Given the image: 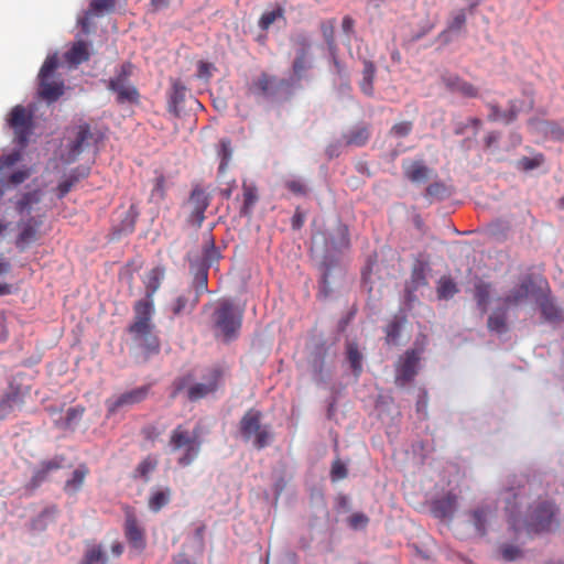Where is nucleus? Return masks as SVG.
Wrapping results in <instances>:
<instances>
[{
	"mask_svg": "<svg viewBox=\"0 0 564 564\" xmlns=\"http://www.w3.org/2000/svg\"><path fill=\"white\" fill-rule=\"evenodd\" d=\"M77 182L78 177L75 175H69L67 178L62 181L57 186L58 197H64Z\"/></svg>",
	"mask_w": 564,
	"mask_h": 564,
	"instance_id": "obj_55",
	"label": "nucleus"
},
{
	"mask_svg": "<svg viewBox=\"0 0 564 564\" xmlns=\"http://www.w3.org/2000/svg\"><path fill=\"white\" fill-rule=\"evenodd\" d=\"M284 14V10L281 7H278L275 10L264 12L260 20L259 26L262 30H268L276 19L282 18Z\"/></svg>",
	"mask_w": 564,
	"mask_h": 564,
	"instance_id": "obj_45",
	"label": "nucleus"
},
{
	"mask_svg": "<svg viewBox=\"0 0 564 564\" xmlns=\"http://www.w3.org/2000/svg\"><path fill=\"white\" fill-rule=\"evenodd\" d=\"M431 170L421 161L411 162L405 169L404 174L413 183H421L429 180Z\"/></svg>",
	"mask_w": 564,
	"mask_h": 564,
	"instance_id": "obj_31",
	"label": "nucleus"
},
{
	"mask_svg": "<svg viewBox=\"0 0 564 564\" xmlns=\"http://www.w3.org/2000/svg\"><path fill=\"white\" fill-rule=\"evenodd\" d=\"M413 123L411 121H401L392 126L390 134L395 138H404L411 133Z\"/></svg>",
	"mask_w": 564,
	"mask_h": 564,
	"instance_id": "obj_50",
	"label": "nucleus"
},
{
	"mask_svg": "<svg viewBox=\"0 0 564 564\" xmlns=\"http://www.w3.org/2000/svg\"><path fill=\"white\" fill-rule=\"evenodd\" d=\"M156 459L152 458L151 456H148L142 462L139 463V465L135 468V473L140 477L148 479L149 474L152 473L156 468Z\"/></svg>",
	"mask_w": 564,
	"mask_h": 564,
	"instance_id": "obj_47",
	"label": "nucleus"
},
{
	"mask_svg": "<svg viewBox=\"0 0 564 564\" xmlns=\"http://www.w3.org/2000/svg\"><path fill=\"white\" fill-rule=\"evenodd\" d=\"M150 386L135 388L120 395L106 400L107 415H113L119 409L138 404L145 400L149 394Z\"/></svg>",
	"mask_w": 564,
	"mask_h": 564,
	"instance_id": "obj_12",
	"label": "nucleus"
},
{
	"mask_svg": "<svg viewBox=\"0 0 564 564\" xmlns=\"http://www.w3.org/2000/svg\"><path fill=\"white\" fill-rule=\"evenodd\" d=\"M141 433L150 442H155L161 435V431L154 425L144 426Z\"/></svg>",
	"mask_w": 564,
	"mask_h": 564,
	"instance_id": "obj_59",
	"label": "nucleus"
},
{
	"mask_svg": "<svg viewBox=\"0 0 564 564\" xmlns=\"http://www.w3.org/2000/svg\"><path fill=\"white\" fill-rule=\"evenodd\" d=\"M473 524L479 535H485L487 532L486 524L492 514L489 507H480L471 511Z\"/></svg>",
	"mask_w": 564,
	"mask_h": 564,
	"instance_id": "obj_36",
	"label": "nucleus"
},
{
	"mask_svg": "<svg viewBox=\"0 0 564 564\" xmlns=\"http://www.w3.org/2000/svg\"><path fill=\"white\" fill-rule=\"evenodd\" d=\"M242 196L243 203L240 207V215L243 217H250L253 212V207L259 200L258 188L253 184H242Z\"/></svg>",
	"mask_w": 564,
	"mask_h": 564,
	"instance_id": "obj_29",
	"label": "nucleus"
},
{
	"mask_svg": "<svg viewBox=\"0 0 564 564\" xmlns=\"http://www.w3.org/2000/svg\"><path fill=\"white\" fill-rule=\"evenodd\" d=\"M166 195V181L163 175L155 177L154 185L150 194V200L160 204L165 199Z\"/></svg>",
	"mask_w": 564,
	"mask_h": 564,
	"instance_id": "obj_43",
	"label": "nucleus"
},
{
	"mask_svg": "<svg viewBox=\"0 0 564 564\" xmlns=\"http://www.w3.org/2000/svg\"><path fill=\"white\" fill-rule=\"evenodd\" d=\"M133 73V65L126 62L120 65V68L113 78L108 80V89L117 94V101L119 104L130 102L137 104L140 98L138 89L129 82Z\"/></svg>",
	"mask_w": 564,
	"mask_h": 564,
	"instance_id": "obj_7",
	"label": "nucleus"
},
{
	"mask_svg": "<svg viewBox=\"0 0 564 564\" xmlns=\"http://www.w3.org/2000/svg\"><path fill=\"white\" fill-rule=\"evenodd\" d=\"M21 160L20 151H13L0 158V172L4 169L11 167Z\"/></svg>",
	"mask_w": 564,
	"mask_h": 564,
	"instance_id": "obj_54",
	"label": "nucleus"
},
{
	"mask_svg": "<svg viewBox=\"0 0 564 564\" xmlns=\"http://www.w3.org/2000/svg\"><path fill=\"white\" fill-rule=\"evenodd\" d=\"M283 80H280L276 76L261 73L257 78L249 85L248 91L250 95L269 98L274 96L283 85Z\"/></svg>",
	"mask_w": 564,
	"mask_h": 564,
	"instance_id": "obj_13",
	"label": "nucleus"
},
{
	"mask_svg": "<svg viewBox=\"0 0 564 564\" xmlns=\"http://www.w3.org/2000/svg\"><path fill=\"white\" fill-rule=\"evenodd\" d=\"M124 535L131 547L143 551L145 547L144 530L139 525L131 508H126Z\"/></svg>",
	"mask_w": 564,
	"mask_h": 564,
	"instance_id": "obj_14",
	"label": "nucleus"
},
{
	"mask_svg": "<svg viewBox=\"0 0 564 564\" xmlns=\"http://www.w3.org/2000/svg\"><path fill=\"white\" fill-rule=\"evenodd\" d=\"M208 267H199L196 271L192 286L194 288V296H197L198 300L205 293H208Z\"/></svg>",
	"mask_w": 564,
	"mask_h": 564,
	"instance_id": "obj_38",
	"label": "nucleus"
},
{
	"mask_svg": "<svg viewBox=\"0 0 564 564\" xmlns=\"http://www.w3.org/2000/svg\"><path fill=\"white\" fill-rule=\"evenodd\" d=\"M487 107L490 109V113L488 115L489 121L502 120L505 123H510L516 120L521 111L516 100L509 102V109L507 111H501L499 106L495 102H488Z\"/></svg>",
	"mask_w": 564,
	"mask_h": 564,
	"instance_id": "obj_24",
	"label": "nucleus"
},
{
	"mask_svg": "<svg viewBox=\"0 0 564 564\" xmlns=\"http://www.w3.org/2000/svg\"><path fill=\"white\" fill-rule=\"evenodd\" d=\"M185 206L188 209L187 221L196 227H200L205 219V212L209 206V196L203 188L195 187Z\"/></svg>",
	"mask_w": 564,
	"mask_h": 564,
	"instance_id": "obj_11",
	"label": "nucleus"
},
{
	"mask_svg": "<svg viewBox=\"0 0 564 564\" xmlns=\"http://www.w3.org/2000/svg\"><path fill=\"white\" fill-rule=\"evenodd\" d=\"M84 412L85 408L80 405L69 408L66 411L65 417L63 420L56 421V425L64 430L73 429L75 425L79 423Z\"/></svg>",
	"mask_w": 564,
	"mask_h": 564,
	"instance_id": "obj_40",
	"label": "nucleus"
},
{
	"mask_svg": "<svg viewBox=\"0 0 564 564\" xmlns=\"http://www.w3.org/2000/svg\"><path fill=\"white\" fill-rule=\"evenodd\" d=\"M93 139L90 127L87 123L77 127L76 135L68 151V160L74 161Z\"/></svg>",
	"mask_w": 564,
	"mask_h": 564,
	"instance_id": "obj_23",
	"label": "nucleus"
},
{
	"mask_svg": "<svg viewBox=\"0 0 564 564\" xmlns=\"http://www.w3.org/2000/svg\"><path fill=\"white\" fill-rule=\"evenodd\" d=\"M411 283L414 290L425 286L427 284L425 264L422 262L416 263L411 273Z\"/></svg>",
	"mask_w": 564,
	"mask_h": 564,
	"instance_id": "obj_44",
	"label": "nucleus"
},
{
	"mask_svg": "<svg viewBox=\"0 0 564 564\" xmlns=\"http://www.w3.org/2000/svg\"><path fill=\"white\" fill-rule=\"evenodd\" d=\"M169 446L172 453H178L177 464L181 467L189 466L197 459L202 448L198 430L189 431L178 424L170 434Z\"/></svg>",
	"mask_w": 564,
	"mask_h": 564,
	"instance_id": "obj_4",
	"label": "nucleus"
},
{
	"mask_svg": "<svg viewBox=\"0 0 564 564\" xmlns=\"http://www.w3.org/2000/svg\"><path fill=\"white\" fill-rule=\"evenodd\" d=\"M224 377L225 370L219 366L204 369L198 378L193 372H188L173 381L171 398L175 399L182 391L186 390L187 400L197 402L216 393L224 383Z\"/></svg>",
	"mask_w": 564,
	"mask_h": 564,
	"instance_id": "obj_2",
	"label": "nucleus"
},
{
	"mask_svg": "<svg viewBox=\"0 0 564 564\" xmlns=\"http://www.w3.org/2000/svg\"><path fill=\"white\" fill-rule=\"evenodd\" d=\"M90 57V44L84 40L75 41L70 48L64 54L65 61L72 67H77Z\"/></svg>",
	"mask_w": 564,
	"mask_h": 564,
	"instance_id": "obj_22",
	"label": "nucleus"
},
{
	"mask_svg": "<svg viewBox=\"0 0 564 564\" xmlns=\"http://www.w3.org/2000/svg\"><path fill=\"white\" fill-rule=\"evenodd\" d=\"M89 469L86 465H79L72 474V477L65 482L64 490L67 494H76L84 485Z\"/></svg>",
	"mask_w": 564,
	"mask_h": 564,
	"instance_id": "obj_32",
	"label": "nucleus"
},
{
	"mask_svg": "<svg viewBox=\"0 0 564 564\" xmlns=\"http://www.w3.org/2000/svg\"><path fill=\"white\" fill-rule=\"evenodd\" d=\"M500 555L506 562H512L522 555L518 546L511 544H503L500 546Z\"/></svg>",
	"mask_w": 564,
	"mask_h": 564,
	"instance_id": "obj_51",
	"label": "nucleus"
},
{
	"mask_svg": "<svg viewBox=\"0 0 564 564\" xmlns=\"http://www.w3.org/2000/svg\"><path fill=\"white\" fill-rule=\"evenodd\" d=\"M441 79L451 93L459 94L466 98H477L479 96V89L476 86L456 74L444 73Z\"/></svg>",
	"mask_w": 564,
	"mask_h": 564,
	"instance_id": "obj_15",
	"label": "nucleus"
},
{
	"mask_svg": "<svg viewBox=\"0 0 564 564\" xmlns=\"http://www.w3.org/2000/svg\"><path fill=\"white\" fill-rule=\"evenodd\" d=\"M172 491L170 488H164L162 490H156L152 492V495L149 498L148 506L151 511L158 512L163 507H165L170 500H171Z\"/></svg>",
	"mask_w": 564,
	"mask_h": 564,
	"instance_id": "obj_41",
	"label": "nucleus"
},
{
	"mask_svg": "<svg viewBox=\"0 0 564 564\" xmlns=\"http://www.w3.org/2000/svg\"><path fill=\"white\" fill-rule=\"evenodd\" d=\"M321 31L329 48L335 46V21L328 20L321 23Z\"/></svg>",
	"mask_w": 564,
	"mask_h": 564,
	"instance_id": "obj_48",
	"label": "nucleus"
},
{
	"mask_svg": "<svg viewBox=\"0 0 564 564\" xmlns=\"http://www.w3.org/2000/svg\"><path fill=\"white\" fill-rule=\"evenodd\" d=\"M296 44L299 45L296 56L293 61L292 69L294 76L297 79H301L306 70H308L312 66L310 61V50L311 43L306 36H299L296 40Z\"/></svg>",
	"mask_w": 564,
	"mask_h": 564,
	"instance_id": "obj_16",
	"label": "nucleus"
},
{
	"mask_svg": "<svg viewBox=\"0 0 564 564\" xmlns=\"http://www.w3.org/2000/svg\"><path fill=\"white\" fill-rule=\"evenodd\" d=\"M64 458L62 456L55 457L51 460H44L40 464L39 468L33 471V475L30 481L26 485V488L30 490H34L39 488L45 480H47L48 475L57 470L62 467Z\"/></svg>",
	"mask_w": 564,
	"mask_h": 564,
	"instance_id": "obj_19",
	"label": "nucleus"
},
{
	"mask_svg": "<svg viewBox=\"0 0 564 564\" xmlns=\"http://www.w3.org/2000/svg\"><path fill=\"white\" fill-rule=\"evenodd\" d=\"M30 176L29 170H20L10 175V182L14 185L23 183Z\"/></svg>",
	"mask_w": 564,
	"mask_h": 564,
	"instance_id": "obj_62",
	"label": "nucleus"
},
{
	"mask_svg": "<svg viewBox=\"0 0 564 564\" xmlns=\"http://www.w3.org/2000/svg\"><path fill=\"white\" fill-rule=\"evenodd\" d=\"M304 224V215L297 209L292 217L291 225L294 230L300 229Z\"/></svg>",
	"mask_w": 564,
	"mask_h": 564,
	"instance_id": "obj_64",
	"label": "nucleus"
},
{
	"mask_svg": "<svg viewBox=\"0 0 564 564\" xmlns=\"http://www.w3.org/2000/svg\"><path fill=\"white\" fill-rule=\"evenodd\" d=\"M40 224L33 219L28 220L22 225L21 231L15 240V246L21 251L25 250L29 246L37 240V230Z\"/></svg>",
	"mask_w": 564,
	"mask_h": 564,
	"instance_id": "obj_25",
	"label": "nucleus"
},
{
	"mask_svg": "<svg viewBox=\"0 0 564 564\" xmlns=\"http://www.w3.org/2000/svg\"><path fill=\"white\" fill-rule=\"evenodd\" d=\"M284 186L296 196H305L307 194V186L301 180H288L284 182Z\"/></svg>",
	"mask_w": 564,
	"mask_h": 564,
	"instance_id": "obj_53",
	"label": "nucleus"
},
{
	"mask_svg": "<svg viewBox=\"0 0 564 564\" xmlns=\"http://www.w3.org/2000/svg\"><path fill=\"white\" fill-rule=\"evenodd\" d=\"M57 54L47 56L39 73V95L47 102L56 101L65 90L64 80L56 74Z\"/></svg>",
	"mask_w": 564,
	"mask_h": 564,
	"instance_id": "obj_5",
	"label": "nucleus"
},
{
	"mask_svg": "<svg viewBox=\"0 0 564 564\" xmlns=\"http://www.w3.org/2000/svg\"><path fill=\"white\" fill-rule=\"evenodd\" d=\"M199 300L197 296L193 295V292L188 290L187 292L178 295L174 302L172 303L171 311L174 315H182L184 313H191Z\"/></svg>",
	"mask_w": 564,
	"mask_h": 564,
	"instance_id": "obj_26",
	"label": "nucleus"
},
{
	"mask_svg": "<svg viewBox=\"0 0 564 564\" xmlns=\"http://www.w3.org/2000/svg\"><path fill=\"white\" fill-rule=\"evenodd\" d=\"M348 364L355 377L358 378L362 370V355H348Z\"/></svg>",
	"mask_w": 564,
	"mask_h": 564,
	"instance_id": "obj_56",
	"label": "nucleus"
},
{
	"mask_svg": "<svg viewBox=\"0 0 564 564\" xmlns=\"http://www.w3.org/2000/svg\"><path fill=\"white\" fill-rule=\"evenodd\" d=\"M337 231H338V235L341 238V240L339 242V246L341 248H348L349 247V231H348L347 226L339 225Z\"/></svg>",
	"mask_w": 564,
	"mask_h": 564,
	"instance_id": "obj_63",
	"label": "nucleus"
},
{
	"mask_svg": "<svg viewBox=\"0 0 564 564\" xmlns=\"http://www.w3.org/2000/svg\"><path fill=\"white\" fill-rule=\"evenodd\" d=\"M368 517L365 516L364 513H354L349 517V525L352 528V529H360V528H365L368 523Z\"/></svg>",
	"mask_w": 564,
	"mask_h": 564,
	"instance_id": "obj_58",
	"label": "nucleus"
},
{
	"mask_svg": "<svg viewBox=\"0 0 564 564\" xmlns=\"http://www.w3.org/2000/svg\"><path fill=\"white\" fill-rule=\"evenodd\" d=\"M165 276V269L163 267H155L149 271L144 281L145 297L152 299L161 286Z\"/></svg>",
	"mask_w": 564,
	"mask_h": 564,
	"instance_id": "obj_30",
	"label": "nucleus"
},
{
	"mask_svg": "<svg viewBox=\"0 0 564 564\" xmlns=\"http://www.w3.org/2000/svg\"><path fill=\"white\" fill-rule=\"evenodd\" d=\"M134 321L129 326V333L135 340L148 349V352H154L159 349V339L153 333V324L151 322L154 313V303L152 299H143L135 302Z\"/></svg>",
	"mask_w": 564,
	"mask_h": 564,
	"instance_id": "obj_3",
	"label": "nucleus"
},
{
	"mask_svg": "<svg viewBox=\"0 0 564 564\" xmlns=\"http://www.w3.org/2000/svg\"><path fill=\"white\" fill-rule=\"evenodd\" d=\"M107 554L100 544H88L79 564H107Z\"/></svg>",
	"mask_w": 564,
	"mask_h": 564,
	"instance_id": "obj_33",
	"label": "nucleus"
},
{
	"mask_svg": "<svg viewBox=\"0 0 564 564\" xmlns=\"http://www.w3.org/2000/svg\"><path fill=\"white\" fill-rule=\"evenodd\" d=\"M116 6V0H91L88 10L78 19V24L84 33L89 32L90 19L110 12Z\"/></svg>",
	"mask_w": 564,
	"mask_h": 564,
	"instance_id": "obj_20",
	"label": "nucleus"
},
{
	"mask_svg": "<svg viewBox=\"0 0 564 564\" xmlns=\"http://www.w3.org/2000/svg\"><path fill=\"white\" fill-rule=\"evenodd\" d=\"M457 500L458 498L455 494L447 492L443 498L434 502V513L441 518H451L456 510Z\"/></svg>",
	"mask_w": 564,
	"mask_h": 564,
	"instance_id": "obj_27",
	"label": "nucleus"
},
{
	"mask_svg": "<svg viewBox=\"0 0 564 564\" xmlns=\"http://www.w3.org/2000/svg\"><path fill=\"white\" fill-rule=\"evenodd\" d=\"M557 508L549 500L535 502L529 512L527 519L528 533H541L550 531L555 522Z\"/></svg>",
	"mask_w": 564,
	"mask_h": 564,
	"instance_id": "obj_8",
	"label": "nucleus"
},
{
	"mask_svg": "<svg viewBox=\"0 0 564 564\" xmlns=\"http://www.w3.org/2000/svg\"><path fill=\"white\" fill-rule=\"evenodd\" d=\"M465 22H466V14H465L464 10H460L453 17L448 28H449V30H453V31L459 30L463 28Z\"/></svg>",
	"mask_w": 564,
	"mask_h": 564,
	"instance_id": "obj_61",
	"label": "nucleus"
},
{
	"mask_svg": "<svg viewBox=\"0 0 564 564\" xmlns=\"http://www.w3.org/2000/svg\"><path fill=\"white\" fill-rule=\"evenodd\" d=\"M220 258V252L215 246L214 237L208 234L203 248V262L202 267H208L217 262Z\"/></svg>",
	"mask_w": 564,
	"mask_h": 564,
	"instance_id": "obj_37",
	"label": "nucleus"
},
{
	"mask_svg": "<svg viewBox=\"0 0 564 564\" xmlns=\"http://www.w3.org/2000/svg\"><path fill=\"white\" fill-rule=\"evenodd\" d=\"M261 412L254 409L248 410L240 420L239 429L246 441L252 440L256 448L261 449L269 445L271 440L270 429L261 424Z\"/></svg>",
	"mask_w": 564,
	"mask_h": 564,
	"instance_id": "obj_6",
	"label": "nucleus"
},
{
	"mask_svg": "<svg viewBox=\"0 0 564 564\" xmlns=\"http://www.w3.org/2000/svg\"><path fill=\"white\" fill-rule=\"evenodd\" d=\"M541 312L545 319L552 322L560 319L562 316V311L551 301H544L541 303Z\"/></svg>",
	"mask_w": 564,
	"mask_h": 564,
	"instance_id": "obj_46",
	"label": "nucleus"
},
{
	"mask_svg": "<svg viewBox=\"0 0 564 564\" xmlns=\"http://www.w3.org/2000/svg\"><path fill=\"white\" fill-rule=\"evenodd\" d=\"M417 355H406L405 358L400 359L397 367L395 384L399 387H405L410 383L417 373Z\"/></svg>",
	"mask_w": 564,
	"mask_h": 564,
	"instance_id": "obj_17",
	"label": "nucleus"
},
{
	"mask_svg": "<svg viewBox=\"0 0 564 564\" xmlns=\"http://www.w3.org/2000/svg\"><path fill=\"white\" fill-rule=\"evenodd\" d=\"M197 76L199 78L209 79L212 77L213 64L200 61L197 65Z\"/></svg>",
	"mask_w": 564,
	"mask_h": 564,
	"instance_id": "obj_60",
	"label": "nucleus"
},
{
	"mask_svg": "<svg viewBox=\"0 0 564 564\" xmlns=\"http://www.w3.org/2000/svg\"><path fill=\"white\" fill-rule=\"evenodd\" d=\"M330 475L333 479H344L347 477V468L340 460H335L332 465Z\"/></svg>",
	"mask_w": 564,
	"mask_h": 564,
	"instance_id": "obj_57",
	"label": "nucleus"
},
{
	"mask_svg": "<svg viewBox=\"0 0 564 564\" xmlns=\"http://www.w3.org/2000/svg\"><path fill=\"white\" fill-rule=\"evenodd\" d=\"M370 138L368 124H357L344 134L346 145L364 147Z\"/></svg>",
	"mask_w": 564,
	"mask_h": 564,
	"instance_id": "obj_28",
	"label": "nucleus"
},
{
	"mask_svg": "<svg viewBox=\"0 0 564 564\" xmlns=\"http://www.w3.org/2000/svg\"><path fill=\"white\" fill-rule=\"evenodd\" d=\"M401 330V322L394 317L386 327V340L388 343H395L399 338Z\"/></svg>",
	"mask_w": 564,
	"mask_h": 564,
	"instance_id": "obj_49",
	"label": "nucleus"
},
{
	"mask_svg": "<svg viewBox=\"0 0 564 564\" xmlns=\"http://www.w3.org/2000/svg\"><path fill=\"white\" fill-rule=\"evenodd\" d=\"M7 122L14 132L15 141L25 147L33 130V111L17 105L11 109Z\"/></svg>",
	"mask_w": 564,
	"mask_h": 564,
	"instance_id": "obj_9",
	"label": "nucleus"
},
{
	"mask_svg": "<svg viewBox=\"0 0 564 564\" xmlns=\"http://www.w3.org/2000/svg\"><path fill=\"white\" fill-rule=\"evenodd\" d=\"M544 162V156L538 154L533 158L523 156L519 160V166L524 171H531L539 167Z\"/></svg>",
	"mask_w": 564,
	"mask_h": 564,
	"instance_id": "obj_52",
	"label": "nucleus"
},
{
	"mask_svg": "<svg viewBox=\"0 0 564 564\" xmlns=\"http://www.w3.org/2000/svg\"><path fill=\"white\" fill-rule=\"evenodd\" d=\"M362 79L360 82L361 91L371 96L373 93V79L376 75V66L371 61L364 59Z\"/></svg>",
	"mask_w": 564,
	"mask_h": 564,
	"instance_id": "obj_35",
	"label": "nucleus"
},
{
	"mask_svg": "<svg viewBox=\"0 0 564 564\" xmlns=\"http://www.w3.org/2000/svg\"><path fill=\"white\" fill-rule=\"evenodd\" d=\"M30 393V386L12 380L0 399V420H6L14 410L21 409Z\"/></svg>",
	"mask_w": 564,
	"mask_h": 564,
	"instance_id": "obj_10",
	"label": "nucleus"
},
{
	"mask_svg": "<svg viewBox=\"0 0 564 564\" xmlns=\"http://www.w3.org/2000/svg\"><path fill=\"white\" fill-rule=\"evenodd\" d=\"M187 87L180 79H171V90L169 91L167 109L175 117L181 116V106L185 100Z\"/></svg>",
	"mask_w": 564,
	"mask_h": 564,
	"instance_id": "obj_21",
	"label": "nucleus"
},
{
	"mask_svg": "<svg viewBox=\"0 0 564 564\" xmlns=\"http://www.w3.org/2000/svg\"><path fill=\"white\" fill-rule=\"evenodd\" d=\"M533 280L530 275L524 276L518 285L502 299V304L506 308L516 307L521 305L529 297Z\"/></svg>",
	"mask_w": 564,
	"mask_h": 564,
	"instance_id": "obj_18",
	"label": "nucleus"
},
{
	"mask_svg": "<svg viewBox=\"0 0 564 564\" xmlns=\"http://www.w3.org/2000/svg\"><path fill=\"white\" fill-rule=\"evenodd\" d=\"M436 293L440 300H449L458 293V288L451 276L443 275L437 282Z\"/></svg>",
	"mask_w": 564,
	"mask_h": 564,
	"instance_id": "obj_39",
	"label": "nucleus"
},
{
	"mask_svg": "<svg viewBox=\"0 0 564 564\" xmlns=\"http://www.w3.org/2000/svg\"><path fill=\"white\" fill-rule=\"evenodd\" d=\"M203 310L209 311L207 327L216 341L231 344L239 338L245 315L242 306L231 299L223 297L204 305Z\"/></svg>",
	"mask_w": 564,
	"mask_h": 564,
	"instance_id": "obj_1",
	"label": "nucleus"
},
{
	"mask_svg": "<svg viewBox=\"0 0 564 564\" xmlns=\"http://www.w3.org/2000/svg\"><path fill=\"white\" fill-rule=\"evenodd\" d=\"M507 310L505 306L497 308L488 317V328L499 335L505 334L508 330L507 325Z\"/></svg>",
	"mask_w": 564,
	"mask_h": 564,
	"instance_id": "obj_34",
	"label": "nucleus"
},
{
	"mask_svg": "<svg viewBox=\"0 0 564 564\" xmlns=\"http://www.w3.org/2000/svg\"><path fill=\"white\" fill-rule=\"evenodd\" d=\"M530 124L538 123L544 134L553 140L562 141L564 140V129L555 122L552 121H534L530 120Z\"/></svg>",
	"mask_w": 564,
	"mask_h": 564,
	"instance_id": "obj_42",
	"label": "nucleus"
}]
</instances>
